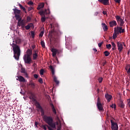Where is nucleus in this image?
I'll use <instances>...</instances> for the list:
<instances>
[{"mask_svg":"<svg viewBox=\"0 0 130 130\" xmlns=\"http://www.w3.org/2000/svg\"><path fill=\"white\" fill-rule=\"evenodd\" d=\"M43 119L44 121H45L47 124H48L49 126H51L52 128H56L55 122L53 121V117H52V116L45 115L43 117Z\"/></svg>","mask_w":130,"mask_h":130,"instance_id":"f257e3e1","label":"nucleus"},{"mask_svg":"<svg viewBox=\"0 0 130 130\" xmlns=\"http://www.w3.org/2000/svg\"><path fill=\"white\" fill-rule=\"evenodd\" d=\"M10 45L13 47V50L14 51V57L16 59V60H19L20 55H21V49H20V46L18 45L13 43Z\"/></svg>","mask_w":130,"mask_h":130,"instance_id":"f03ea898","label":"nucleus"},{"mask_svg":"<svg viewBox=\"0 0 130 130\" xmlns=\"http://www.w3.org/2000/svg\"><path fill=\"white\" fill-rule=\"evenodd\" d=\"M16 20L18 21L17 27H21V29L24 30V28H25V22H24V20H22V17Z\"/></svg>","mask_w":130,"mask_h":130,"instance_id":"7ed1b4c3","label":"nucleus"},{"mask_svg":"<svg viewBox=\"0 0 130 130\" xmlns=\"http://www.w3.org/2000/svg\"><path fill=\"white\" fill-rule=\"evenodd\" d=\"M23 60L27 64H30V63H32V58L31 56L28 55H24L23 56Z\"/></svg>","mask_w":130,"mask_h":130,"instance_id":"20e7f679","label":"nucleus"},{"mask_svg":"<svg viewBox=\"0 0 130 130\" xmlns=\"http://www.w3.org/2000/svg\"><path fill=\"white\" fill-rule=\"evenodd\" d=\"M13 11H14L15 15L14 17L16 20H18L19 18H21V16H20L21 14V10L17 9V8H14L13 9Z\"/></svg>","mask_w":130,"mask_h":130,"instance_id":"39448f33","label":"nucleus"},{"mask_svg":"<svg viewBox=\"0 0 130 130\" xmlns=\"http://www.w3.org/2000/svg\"><path fill=\"white\" fill-rule=\"evenodd\" d=\"M96 106L98 107V109H99V111H102L104 110L103 109V105L100 102V98L98 97L97 102H96Z\"/></svg>","mask_w":130,"mask_h":130,"instance_id":"423d86ee","label":"nucleus"},{"mask_svg":"<svg viewBox=\"0 0 130 130\" xmlns=\"http://www.w3.org/2000/svg\"><path fill=\"white\" fill-rule=\"evenodd\" d=\"M125 31L124 28L122 29V27L117 26L114 28V32L115 33H117V34H118V33L120 34H121V33H124Z\"/></svg>","mask_w":130,"mask_h":130,"instance_id":"0eeeda50","label":"nucleus"},{"mask_svg":"<svg viewBox=\"0 0 130 130\" xmlns=\"http://www.w3.org/2000/svg\"><path fill=\"white\" fill-rule=\"evenodd\" d=\"M51 51V52H52V54L53 57H55V56H56V54H59V53L61 52V51H60V50L53 48H52Z\"/></svg>","mask_w":130,"mask_h":130,"instance_id":"6e6552de","label":"nucleus"},{"mask_svg":"<svg viewBox=\"0 0 130 130\" xmlns=\"http://www.w3.org/2000/svg\"><path fill=\"white\" fill-rule=\"evenodd\" d=\"M35 102L36 106L37 108L40 109L42 115H44V110H43V109L42 108V107H41L39 102H37V101H36Z\"/></svg>","mask_w":130,"mask_h":130,"instance_id":"1a4fd4ad","label":"nucleus"},{"mask_svg":"<svg viewBox=\"0 0 130 130\" xmlns=\"http://www.w3.org/2000/svg\"><path fill=\"white\" fill-rule=\"evenodd\" d=\"M116 20L117 22V23H119L120 22V26H123V24H124V21H123V19H122L120 16L117 15L115 16Z\"/></svg>","mask_w":130,"mask_h":130,"instance_id":"9d476101","label":"nucleus"},{"mask_svg":"<svg viewBox=\"0 0 130 130\" xmlns=\"http://www.w3.org/2000/svg\"><path fill=\"white\" fill-rule=\"evenodd\" d=\"M112 123L111 128L112 130H118V125L117 123H115L112 121V120H111Z\"/></svg>","mask_w":130,"mask_h":130,"instance_id":"9b49d317","label":"nucleus"},{"mask_svg":"<svg viewBox=\"0 0 130 130\" xmlns=\"http://www.w3.org/2000/svg\"><path fill=\"white\" fill-rule=\"evenodd\" d=\"M117 47L118 50L119 51V52H121L122 49H123V46L122 45V44H121V42H117Z\"/></svg>","mask_w":130,"mask_h":130,"instance_id":"f8f14e48","label":"nucleus"},{"mask_svg":"<svg viewBox=\"0 0 130 130\" xmlns=\"http://www.w3.org/2000/svg\"><path fill=\"white\" fill-rule=\"evenodd\" d=\"M18 79H16L17 81H19L20 82H26L27 81H26V79L23 77L22 76H17Z\"/></svg>","mask_w":130,"mask_h":130,"instance_id":"ddd939ff","label":"nucleus"},{"mask_svg":"<svg viewBox=\"0 0 130 130\" xmlns=\"http://www.w3.org/2000/svg\"><path fill=\"white\" fill-rule=\"evenodd\" d=\"M98 2L103 4L105 6L109 5V0H98Z\"/></svg>","mask_w":130,"mask_h":130,"instance_id":"4468645a","label":"nucleus"},{"mask_svg":"<svg viewBox=\"0 0 130 130\" xmlns=\"http://www.w3.org/2000/svg\"><path fill=\"white\" fill-rule=\"evenodd\" d=\"M106 99L107 100L108 102H110V100H111V99H112V95L108 94V93H106L105 95Z\"/></svg>","mask_w":130,"mask_h":130,"instance_id":"2eb2a0df","label":"nucleus"},{"mask_svg":"<svg viewBox=\"0 0 130 130\" xmlns=\"http://www.w3.org/2000/svg\"><path fill=\"white\" fill-rule=\"evenodd\" d=\"M110 24V27H114V26H116L117 25V23H116V21L113 20L112 21H110L109 22Z\"/></svg>","mask_w":130,"mask_h":130,"instance_id":"dca6fc26","label":"nucleus"},{"mask_svg":"<svg viewBox=\"0 0 130 130\" xmlns=\"http://www.w3.org/2000/svg\"><path fill=\"white\" fill-rule=\"evenodd\" d=\"M118 106L121 108H124V106H125L124 103H123V101H122L121 100H119V102L118 103Z\"/></svg>","mask_w":130,"mask_h":130,"instance_id":"f3484780","label":"nucleus"},{"mask_svg":"<svg viewBox=\"0 0 130 130\" xmlns=\"http://www.w3.org/2000/svg\"><path fill=\"white\" fill-rule=\"evenodd\" d=\"M66 45V48H67L69 50H72V48H73V47L72 46V43H67Z\"/></svg>","mask_w":130,"mask_h":130,"instance_id":"a211bd4d","label":"nucleus"},{"mask_svg":"<svg viewBox=\"0 0 130 130\" xmlns=\"http://www.w3.org/2000/svg\"><path fill=\"white\" fill-rule=\"evenodd\" d=\"M32 49H28L26 51V54L25 55H28L29 56H31L32 55Z\"/></svg>","mask_w":130,"mask_h":130,"instance_id":"6ab92c4d","label":"nucleus"},{"mask_svg":"<svg viewBox=\"0 0 130 130\" xmlns=\"http://www.w3.org/2000/svg\"><path fill=\"white\" fill-rule=\"evenodd\" d=\"M50 105L51 107V109L52 110V111H53L54 114H56V110H55V108H54V106L53 105V104L50 103Z\"/></svg>","mask_w":130,"mask_h":130,"instance_id":"aec40b11","label":"nucleus"},{"mask_svg":"<svg viewBox=\"0 0 130 130\" xmlns=\"http://www.w3.org/2000/svg\"><path fill=\"white\" fill-rule=\"evenodd\" d=\"M102 25L103 29L104 31H107V30H108V27H107V25H106V24L103 23H102Z\"/></svg>","mask_w":130,"mask_h":130,"instance_id":"412c9836","label":"nucleus"},{"mask_svg":"<svg viewBox=\"0 0 130 130\" xmlns=\"http://www.w3.org/2000/svg\"><path fill=\"white\" fill-rule=\"evenodd\" d=\"M49 13V12L48 13L46 12V10H45V11H40L39 12V14L41 15V16H45V15H46L47 14Z\"/></svg>","mask_w":130,"mask_h":130,"instance_id":"4be33fe9","label":"nucleus"},{"mask_svg":"<svg viewBox=\"0 0 130 130\" xmlns=\"http://www.w3.org/2000/svg\"><path fill=\"white\" fill-rule=\"evenodd\" d=\"M43 8H44V3H41L38 5L37 9L38 10H39L40 9H43Z\"/></svg>","mask_w":130,"mask_h":130,"instance_id":"5701e85b","label":"nucleus"},{"mask_svg":"<svg viewBox=\"0 0 130 130\" xmlns=\"http://www.w3.org/2000/svg\"><path fill=\"white\" fill-rule=\"evenodd\" d=\"M32 26H33V24L29 23L27 25L24 26V28H25L26 30H29V29H30V28H31V27H32Z\"/></svg>","mask_w":130,"mask_h":130,"instance_id":"b1692460","label":"nucleus"},{"mask_svg":"<svg viewBox=\"0 0 130 130\" xmlns=\"http://www.w3.org/2000/svg\"><path fill=\"white\" fill-rule=\"evenodd\" d=\"M53 81L55 82V83L56 84V85L59 84V81L57 80V78H56V76H53Z\"/></svg>","mask_w":130,"mask_h":130,"instance_id":"393cba45","label":"nucleus"},{"mask_svg":"<svg viewBox=\"0 0 130 130\" xmlns=\"http://www.w3.org/2000/svg\"><path fill=\"white\" fill-rule=\"evenodd\" d=\"M111 44H112V50H115L116 49V45H115V43L113 42H111Z\"/></svg>","mask_w":130,"mask_h":130,"instance_id":"a878e982","label":"nucleus"},{"mask_svg":"<svg viewBox=\"0 0 130 130\" xmlns=\"http://www.w3.org/2000/svg\"><path fill=\"white\" fill-rule=\"evenodd\" d=\"M49 68L51 71L52 75H53V76H54V74H55L54 68H53V67H52V66H50Z\"/></svg>","mask_w":130,"mask_h":130,"instance_id":"bb28decb","label":"nucleus"},{"mask_svg":"<svg viewBox=\"0 0 130 130\" xmlns=\"http://www.w3.org/2000/svg\"><path fill=\"white\" fill-rule=\"evenodd\" d=\"M18 6L20 8L21 10H22L24 12L27 13V12L26 11V9L25 8V7H23L22 5H21L20 4H19Z\"/></svg>","mask_w":130,"mask_h":130,"instance_id":"cd10ccee","label":"nucleus"},{"mask_svg":"<svg viewBox=\"0 0 130 130\" xmlns=\"http://www.w3.org/2000/svg\"><path fill=\"white\" fill-rule=\"evenodd\" d=\"M37 57H38V54H37V53H36V52L35 53H34L32 54L33 60H35V59H36L37 58Z\"/></svg>","mask_w":130,"mask_h":130,"instance_id":"c85d7f7f","label":"nucleus"},{"mask_svg":"<svg viewBox=\"0 0 130 130\" xmlns=\"http://www.w3.org/2000/svg\"><path fill=\"white\" fill-rule=\"evenodd\" d=\"M15 42H16V44H20V43H21L20 39L19 38H16L15 39Z\"/></svg>","mask_w":130,"mask_h":130,"instance_id":"c756f323","label":"nucleus"},{"mask_svg":"<svg viewBox=\"0 0 130 130\" xmlns=\"http://www.w3.org/2000/svg\"><path fill=\"white\" fill-rule=\"evenodd\" d=\"M46 19H48V18L46 17L45 16H44L42 17L41 18V22L42 23H44V22H45V20H46Z\"/></svg>","mask_w":130,"mask_h":130,"instance_id":"7c9ffc66","label":"nucleus"},{"mask_svg":"<svg viewBox=\"0 0 130 130\" xmlns=\"http://www.w3.org/2000/svg\"><path fill=\"white\" fill-rule=\"evenodd\" d=\"M29 86H30V87L31 88H32L33 89H34V88H35V84L34 83L32 82L31 81H30Z\"/></svg>","mask_w":130,"mask_h":130,"instance_id":"2f4dec72","label":"nucleus"},{"mask_svg":"<svg viewBox=\"0 0 130 130\" xmlns=\"http://www.w3.org/2000/svg\"><path fill=\"white\" fill-rule=\"evenodd\" d=\"M29 99L30 100H32V101L33 102H35L36 101H37L36 99H35V98H34V95H31L29 96Z\"/></svg>","mask_w":130,"mask_h":130,"instance_id":"473e14b6","label":"nucleus"},{"mask_svg":"<svg viewBox=\"0 0 130 130\" xmlns=\"http://www.w3.org/2000/svg\"><path fill=\"white\" fill-rule=\"evenodd\" d=\"M105 54V56H109V54H110V53L108 51H106L104 52Z\"/></svg>","mask_w":130,"mask_h":130,"instance_id":"72a5a7b5","label":"nucleus"},{"mask_svg":"<svg viewBox=\"0 0 130 130\" xmlns=\"http://www.w3.org/2000/svg\"><path fill=\"white\" fill-rule=\"evenodd\" d=\"M41 45H42V47L43 48H45V43H44V41H41Z\"/></svg>","mask_w":130,"mask_h":130,"instance_id":"f704fd0d","label":"nucleus"},{"mask_svg":"<svg viewBox=\"0 0 130 130\" xmlns=\"http://www.w3.org/2000/svg\"><path fill=\"white\" fill-rule=\"evenodd\" d=\"M46 126L47 127H48V126H49L48 125H47V124H45V125H43L42 126V128H43V129L46 130V129H47V128H46Z\"/></svg>","mask_w":130,"mask_h":130,"instance_id":"c9c22d12","label":"nucleus"},{"mask_svg":"<svg viewBox=\"0 0 130 130\" xmlns=\"http://www.w3.org/2000/svg\"><path fill=\"white\" fill-rule=\"evenodd\" d=\"M117 33L114 32V33L113 34V39H116V38L117 37Z\"/></svg>","mask_w":130,"mask_h":130,"instance_id":"e433bc0d","label":"nucleus"},{"mask_svg":"<svg viewBox=\"0 0 130 130\" xmlns=\"http://www.w3.org/2000/svg\"><path fill=\"white\" fill-rule=\"evenodd\" d=\"M40 74L41 76H43V74H44V70L41 69L40 71Z\"/></svg>","mask_w":130,"mask_h":130,"instance_id":"4c0bfd02","label":"nucleus"},{"mask_svg":"<svg viewBox=\"0 0 130 130\" xmlns=\"http://www.w3.org/2000/svg\"><path fill=\"white\" fill-rule=\"evenodd\" d=\"M130 68V65L129 64H127L125 67V71H128V69Z\"/></svg>","mask_w":130,"mask_h":130,"instance_id":"58836bf2","label":"nucleus"},{"mask_svg":"<svg viewBox=\"0 0 130 130\" xmlns=\"http://www.w3.org/2000/svg\"><path fill=\"white\" fill-rule=\"evenodd\" d=\"M106 48L108 49H111V45L110 44L106 45Z\"/></svg>","mask_w":130,"mask_h":130,"instance_id":"ea45409f","label":"nucleus"},{"mask_svg":"<svg viewBox=\"0 0 130 130\" xmlns=\"http://www.w3.org/2000/svg\"><path fill=\"white\" fill-rule=\"evenodd\" d=\"M21 73V74H25V73H26V70H25V69L22 68Z\"/></svg>","mask_w":130,"mask_h":130,"instance_id":"a19ab883","label":"nucleus"},{"mask_svg":"<svg viewBox=\"0 0 130 130\" xmlns=\"http://www.w3.org/2000/svg\"><path fill=\"white\" fill-rule=\"evenodd\" d=\"M44 34V31H41L40 34H39V37H43V35Z\"/></svg>","mask_w":130,"mask_h":130,"instance_id":"79ce46f5","label":"nucleus"},{"mask_svg":"<svg viewBox=\"0 0 130 130\" xmlns=\"http://www.w3.org/2000/svg\"><path fill=\"white\" fill-rule=\"evenodd\" d=\"M31 35L32 38H34V37L35 36V32H34V31H31Z\"/></svg>","mask_w":130,"mask_h":130,"instance_id":"37998d69","label":"nucleus"},{"mask_svg":"<svg viewBox=\"0 0 130 130\" xmlns=\"http://www.w3.org/2000/svg\"><path fill=\"white\" fill-rule=\"evenodd\" d=\"M98 81H99V83H102V81H103V78H102V77L99 78Z\"/></svg>","mask_w":130,"mask_h":130,"instance_id":"c03bdc74","label":"nucleus"},{"mask_svg":"<svg viewBox=\"0 0 130 130\" xmlns=\"http://www.w3.org/2000/svg\"><path fill=\"white\" fill-rule=\"evenodd\" d=\"M38 82L40 83V84H43V80L42 78H40L38 80Z\"/></svg>","mask_w":130,"mask_h":130,"instance_id":"a18cd8bd","label":"nucleus"},{"mask_svg":"<svg viewBox=\"0 0 130 130\" xmlns=\"http://www.w3.org/2000/svg\"><path fill=\"white\" fill-rule=\"evenodd\" d=\"M61 128V125H58L57 126V130H60Z\"/></svg>","mask_w":130,"mask_h":130,"instance_id":"49530a36","label":"nucleus"},{"mask_svg":"<svg viewBox=\"0 0 130 130\" xmlns=\"http://www.w3.org/2000/svg\"><path fill=\"white\" fill-rule=\"evenodd\" d=\"M103 43H104L103 41H102L101 43H99L98 44L99 47H101V46H102V45L103 44Z\"/></svg>","mask_w":130,"mask_h":130,"instance_id":"de8ad7c7","label":"nucleus"},{"mask_svg":"<svg viewBox=\"0 0 130 130\" xmlns=\"http://www.w3.org/2000/svg\"><path fill=\"white\" fill-rule=\"evenodd\" d=\"M111 107L112 108H116V105L115 104H112Z\"/></svg>","mask_w":130,"mask_h":130,"instance_id":"09e8293b","label":"nucleus"},{"mask_svg":"<svg viewBox=\"0 0 130 130\" xmlns=\"http://www.w3.org/2000/svg\"><path fill=\"white\" fill-rule=\"evenodd\" d=\"M46 13L47 14L46 15H49V14H50V10H49V9H48L47 10H46Z\"/></svg>","mask_w":130,"mask_h":130,"instance_id":"8fccbe9b","label":"nucleus"},{"mask_svg":"<svg viewBox=\"0 0 130 130\" xmlns=\"http://www.w3.org/2000/svg\"><path fill=\"white\" fill-rule=\"evenodd\" d=\"M27 4L30 6H32V5H33V2H32V1H29Z\"/></svg>","mask_w":130,"mask_h":130,"instance_id":"3c124183","label":"nucleus"},{"mask_svg":"<svg viewBox=\"0 0 130 130\" xmlns=\"http://www.w3.org/2000/svg\"><path fill=\"white\" fill-rule=\"evenodd\" d=\"M34 77L35 79H38V75H37V74H34Z\"/></svg>","mask_w":130,"mask_h":130,"instance_id":"603ef678","label":"nucleus"},{"mask_svg":"<svg viewBox=\"0 0 130 130\" xmlns=\"http://www.w3.org/2000/svg\"><path fill=\"white\" fill-rule=\"evenodd\" d=\"M24 76H25V78H29V76H28V74L27 73V72H25L24 73Z\"/></svg>","mask_w":130,"mask_h":130,"instance_id":"864d4df0","label":"nucleus"},{"mask_svg":"<svg viewBox=\"0 0 130 130\" xmlns=\"http://www.w3.org/2000/svg\"><path fill=\"white\" fill-rule=\"evenodd\" d=\"M127 101H128V103H127V105L128 106V107H130V99H128Z\"/></svg>","mask_w":130,"mask_h":130,"instance_id":"5fc2aeb1","label":"nucleus"},{"mask_svg":"<svg viewBox=\"0 0 130 130\" xmlns=\"http://www.w3.org/2000/svg\"><path fill=\"white\" fill-rule=\"evenodd\" d=\"M27 21H31V17H30V16H27Z\"/></svg>","mask_w":130,"mask_h":130,"instance_id":"6e6d98bb","label":"nucleus"},{"mask_svg":"<svg viewBox=\"0 0 130 130\" xmlns=\"http://www.w3.org/2000/svg\"><path fill=\"white\" fill-rule=\"evenodd\" d=\"M32 9H33L32 7H28V12H30V11H32Z\"/></svg>","mask_w":130,"mask_h":130,"instance_id":"4d7b16f0","label":"nucleus"},{"mask_svg":"<svg viewBox=\"0 0 130 130\" xmlns=\"http://www.w3.org/2000/svg\"><path fill=\"white\" fill-rule=\"evenodd\" d=\"M35 126H36V127H37V125L39 124V123H38V122H37V121H36L35 122Z\"/></svg>","mask_w":130,"mask_h":130,"instance_id":"13d9d810","label":"nucleus"},{"mask_svg":"<svg viewBox=\"0 0 130 130\" xmlns=\"http://www.w3.org/2000/svg\"><path fill=\"white\" fill-rule=\"evenodd\" d=\"M115 3H117L118 4H119L120 3V0H114Z\"/></svg>","mask_w":130,"mask_h":130,"instance_id":"bf43d9fd","label":"nucleus"},{"mask_svg":"<svg viewBox=\"0 0 130 130\" xmlns=\"http://www.w3.org/2000/svg\"><path fill=\"white\" fill-rule=\"evenodd\" d=\"M93 50L94 52H97V49H96V48H93Z\"/></svg>","mask_w":130,"mask_h":130,"instance_id":"052dcab7","label":"nucleus"},{"mask_svg":"<svg viewBox=\"0 0 130 130\" xmlns=\"http://www.w3.org/2000/svg\"><path fill=\"white\" fill-rule=\"evenodd\" d=\"M103 67H104V66H105V64H106V61H105L104 62H103Z\"/></svg>","mask_w":130,"mask_h":130,"instance_id":"680f3d73","label":"nucleus"},{"mask_svg":"<svg viewBox=\"0 0 130 130\" xmlns=\"http://www.w3.org/2000/svg\"><path fill=\"white\" fill-rule=\"evenodd\" d=\"M55 125L56 126V125H58L59 123H58V121H56V122L55 123Z\"/></svg>","mask_w":130,"mask_h":130,"instance_id":"e2e57ef3","label":"nucleus"},{"mask_svg":"<svg viewBox=\"0 0 130 130\" xmlns=\"http://www.w3.org/2000/svg\"><path fill=\"white\" fill-rule=\"evenodd\" d=\"M96 92H98V93H99V92H100V89L99 88H98Z\"/></svg>","mask_w":130,"mask_h":130,"instance_id":"0e129e2a","label":"nucleus"},{"mask_svg":"<svg viewBox=\"0 0 130 130\" xmlns=\"http://www.w3.org/2000/svg\"><path fill=\"white\" fill-rule=\"evenodd\" d=\"M103 14L104 15H106V12L103 11Z\"/></svg>","mask_w":130,"mask_h":130,"instance_id":"69168bd1","label":"nucleus"},{"mask_svg":"<svg viewBox=\"0 0 130 130\" xmlns=\"http://www.w3.org/2000/svg\"><path fill=\"white\" fill-rule=\"evenodd\" d=\"M127 54H128V55L129 54H130V51H128V52H127Z\"/></svg>","mask_w":130,"mask_h":130,"instance_id":"338daca9","label":"nucleus"},{"mask_svg":"<svg viewBox=\"0 0 130 130\" xmlns=\"http://www.w3.org/2000/svg\"><path fill=\"white\" fill-rule=\"evenodd\" d=\"M51 28H52V24H51Z\"/></svg>","mask_w":130,"mask_h":130,"instance_id":"774afa93","label":"nucleus"}]
</instances>
